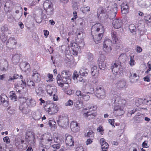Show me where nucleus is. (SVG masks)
<instances>
[{
	"instance_id": "obj_1",
	"label": "nucleus",
	"mask_w": 151,
	"mask_h": 151,
	"mask_svg": "<svg viewBox=\"0 0 151 151\" xmlns=\"http://www.w3.org/2000/svg\"><path fill=\"white\" fill-rule=\"evenodd\" d=\"M104 32L103 27L100 24L97 23L93 25L91 29V33L94 41L96 44L100 42Z\"/></svg>"
},
{
	"instance_id": "obj_2",
	"label": "nucleus",
	"mask_w": 151,
	"mask_h": 151,
	"mask_svg": "<svg viewBox=\"0 0 151 151\" xmlns=\"http://www.w3.org/2000/svg\"><path fill=\"white\" fill-rule=\"evenodd\" d=\"M61 76L58 74L57 77V83L59 86L62 87L65 83H67V81H70L69 77L71 74L70 72L68 70H64L61 72Z\"/></svg>"
},
{
	"instance_id": "obj_3",
	"label": "nucleus",
	"mask_w": 151,
	"mask_h": 151,
	"mask_svg": "<svg viewBox=\"0 0 151 151\" xmlns=\"http://www.w3.org/2000/svg\"><path fill=\"white\" fill-rule=\"evenodd\" d=\"M44 10L45 11L46 15L45 16V18L48 17L52 16L54 14V8L53 5L52 3L49 0L45 1L43 4Z\"/></svg>"
},
{
	"instance_id": "obj_4",
	"label": "nucleus",
	"mask_w": 151,
	"mask_h": 151,
	"mask_svg": "<svg viewBox=\"0 0 151 151\" xmlns=\"http://www.w3.org/2000/svg\"><path fill=\"white\" fill-rule=\"evenodd\" d=\"M117 5L116 4L114 3L112 7L108 6L106 10L101 9V13H106L110 19H113L115 17L116 14V12L117 11Z\"/></svg>"
},
{
	"instance_id": "obj_5",
	"label": "nucleus",
	"mask_w": 151,
	"mask_h": 151,
	"mask_svg": "<svg viewBox=\"0 0 151 151\" xmlns=\"http://www.w3.org/2000/svg\"><path fill=\"white\" fill-rule=\"evenodd\" d=\"M27 99L24 97H20L19 99V101L20 102L19 109L23 113L25 114L28 113L30 111L27 104H25V103L27 101Z\"/></svg>"
},
{
	"instance_id": "obj_6",
	"label": "nucleus",
	"mask_w": 151,
	"mask_h": 151,
	"mask_svg": "<svg viewBox=\"0 0 151 151\" xmlns=\"http://www.w3.org/2000/svg\"><path fill=\"white\" fill-rule=\"evenodd\" d=\"M57 122L59 126L63 128H66L68 126V119L66 116H59Z\"/></svg>"
},
{
	"instance_id": "obj_7",
	"label": "nucleus",
	"mask_w": 151,
	"mask_h": 151,
	"mask_svg": "<svg viewBox=\"0 0 151 151\" xmlns=\"http://www.w3.org/2000/svg\"><path fill=\"white\" fill-rule=\"evenodd\" d=\"M35 134L32 131H27L26 134L25 140L29 142L31 146H34L35 144Z\"/></svg>"
},
{
	"instance_id": "obj_8",
	"label": "nucleus",
	"mask_w": 151,
	"mask_h": 151,
	"mask_svg": "<svg viewBox=\"0 0 151 151\" xmlns=\"http://www.w3.org/2000/svg\"><path fill=\"white\" fill-rule=\"evenodd\" d=\"M47 109H46V111L50 114H54L58 111L57 105L53 104H50L47 106Z\"/></svg>"
},
{
	"instance_id": "obj_9",
	"label": "nucleus",
	"mask_w": 151,
	"mask_h": 151,
	"mask_svg": "<svg viewBox=\"0 0 151 151\" xmlns=\"http://www.w3.org/2000/svg\"><path fill=\"white\" fill-rule=\"evenodd\" d=\"M106 58V57L104 55H101L98 59L99 66L100 69L101 70H103L105 68L106 66L104 61Z\"/></svg>"
},
{
	"instance_id": "obj_10",
	"label": "nucleus",
	"mask_w": 151,
	"mask_h": 151,
	"mask_svg": "<svg viewBox=\"0 0 151 151\" xmlns=\"http://www.w3.org/2000/svg\"><path fill=\"white\" fill-rule=\"evenodd\" d=\"M123 107L119 106H115L113 113L117 116H120L124 113Z\"/></svg>"
},
{
	"instance_id": "obj_11",
	"label": "nucleus",
	"mask_w": 151,
	"mask_h": 151,
	"mask_svg": "<svg viewBox=\"0 0 151 151\" xmlns=\"http://www.w3.org/2000/svg\"><path fill=\"white\" fill-rule=\"evenodd\" d=\"M96 96L97 97L100 99H103L104 97L105 91L101 87L98 86L96 88Z\"/></svg>"
},
{
	"instance_id": "obj_12",
	"label": "nucleus",
	"mask_w": 151,
	"mask_h": 151,
	"mask_svg": "<svg viewBox=\"0 0 151 151\" xmlns=\"http://www.w3.org/2000/svg\"><path fill=\"white\" fill-rule=\"evenodd\" d=\"M16 41L14 37H10L6 42V45L9 47L13 49L16 47Z\"/></svg>"
},
{
	"instance_id": "obj_13",
	"label": "nucleus",
	"mask_w": 151,
	"mask_h": 151,
	"mask_svg": "<svg viewBox=\"0 0 151 151\" xmlns=\"http://www.w3.org/2000/svg\"><path fill=\"white\" fill-rule=\"evenodd\" d=\"M32 79L34 81L39 82L40 81V76L37 71L35 69L32 71Z\"/></svg>"
},
{
	"instance_id": "obj_14",
	"label": "nucleus",
	"mask_w": 151,
	"mask_h": 151,
	"mask_svg": "<svg viewBox=\"0 0 151 151\" xmlns=\"http://www.w3.org/2000/svg\"><path fill=\"white\" fill-rule=\"evenodd\" d=\"M65 142L66 144L69 146H73L74 142L73 140L72 137L67 134L65 135Z\"/></svg>"
},
{
	"instance_id": "obj_15",
	"label": "nucleus",
	"mask_w": 151,
	"mask_h": 151,
	"mask_svg": "<svg viewBox=\"0 0 151 151\" xmlns=\"http://www.w3.org/2000/svg\"><path fill=\"white\" fill-rule=\"evenodd\" d=\"M46 90L47 92L50 96H52V94L56 93L57 91L55 86L50 85L47 86Z\"/></svg>"
},
{
	"instance_id": "obj_16",
	"label": "nucleus",
	"mask_w": 151,
	"mask_h": 151,
	"mask_svg": "<svg viewBox=\"0 0 151 151\" xmlns=\"http://www.w3.org/2000/svg\"><path fill=\"white\" fill-rule=\"evenodd\" d=\"M114 86H115L117 88H125L127 87L126 81L124 80H121L114 85Z\"/></svg>"
},
{
	"instance_id": "obj_17",
	"label": "nucleus",
	"mask_w": 151,
	"mask_h": 151,
	"mask_svg": "<svg viewBox=\"0 0 151 151\" xmlns=\"http://www.w3.org/2000/svg\"><path fill=\"white\" fill-rule=\"evenodd\" d=\"M144 119V116L140 113H138L133 118L134 122L135 123H141Z\"/></svg>"
},
{
	"instance_id": "obj_18",
	"label": "nucleus",
	"mask_w": 151,
	"mask_h": 151,
	"mask_svg": "<svg viewBox=\"0 0 151 151\" xmlns=\"http://www.w3.org/2000/svg\"><path fill=\"white\" fill-rule=\"evenodd\" d=\"M122 24L121 20L120 19H114L112 22V25L114 28L117 29L121 27Z\"/></svg>"
},
{
	"instance_id": "obj_19",
	"label": "nucleus",
	"mask_w": 151,
	"mask_h": 151,
	"mask_svg": "<svg viewBox=\"0 0 151 151\" xmlns=\"http://www.w3.org/2000/svg\"><path fill=\"white\" fill-rule=\"evenodd\" d=\"M27 99L26 100L27 105L29 107H33L35 106L36 102L34 99L31 98L29 100V98H25Z\"/></svg>"
},
{
	"instance_id": "obj_20",
	"label": "nucleus",
	"mask_w": 151,
	"mask_h": 151,
	"mask_svg": "<svg viewBox=\"0 0 151 151\" xmlns=\"http://www.w3.org/2000/svg\"><path fill=\"white\" fill-rule=\"evenodd\" d=\"M0 98L2 104H3L4 106H7L9 105L8 98L5 94H2L0 96Z\"/></svg>"
},
{
	"instance_id": "obj_21",
	"label": "nucleus",
	"mask_w": 151,
	"mask_h": 151,
	"mask_svg": "<svg viewBox=\"0 0 151 151\" xmlns=\"http://www.w3.org/2000/svg\"><path fill=\"white\" fill-rule=\"evenodd\" d=\"M90 112L87 111L83 113L84 117L87 119H92L95 118L96 115V113H92L90 114Z\"/></svg>"
},
{
	"instance_id": "obj_22",
	"label": "nucleus",
	"mask_w": 151,
	"mask_h": 151,
	"mask_svg": "<svg viewBox=\"0 0 151 151\" xmlns=\"http://www.w3.org/2000/svg\"><path fill=\"white\" fill-rule=\"evenodd\" d=\"M23 77L22 75H20V78L21 80V83H20L19 82L18 83H15L14 86L15 87L17 88V87L19 86H21L22 88H24V87L26 86V81L25 80H23L22 79Z\"/></svg>"
},
{
	"instance_id": "obj_23",
	"label": "nucleus",
	"mask_w": 151,
	"mask_h": 151,
	"mask_svg": "<svg viewBox=\"0 0 151 151\" xmlns=\"http://www.w3.org/2000/svg\"><path fill=\"white\" fill-rule=\"evenodd\" d=\"M139 78V76H138L136 73H134L132 75L131 73H130L129 79L131 82L132 83H136L137 81Z\"/></svg>"
},
{
	"instance_id": "obj_24",
	"label": "nucleus",
	"mask_w": 151,
	"mask_h": 151,
	"mask_svg": "<svg viewBox=\"0 0 151 151\" xmlns=\"http://www.w3.org/2000/svg\"><path fill=\"white\" fill-rule=\"evenodd\" d=\"M74 47H77L79 49L81 47H83L84 45V43L83 39H78V41L76 42V43H73Z\"/></svg>"
},
{
	"instance_id": "obj_25",
	"label": "nucleus",
	"mask_w": 151,
	"mask_h": 151,
	"mask_svg": "<svg viewBox=\"0 0 151 151\" xmlns=\"http://www.w3.org/2000/svg\"><path fill=\"white\" fill-rule=\"evenodd\" d=\"M19 77V75L17 74H15L13 76H9L7 82L9 83H11L14 82V80L17 79Z\"/></svg>"
},
{
	"instance_id": "obj_26",
	"label": "nucleus",
	"mask_w": 151,
	"mask_h": 151,
	"mask_svg": "<svg viewBox=\"0 0 151 151\" xmlns=\"http://www.w3.org/2000/svg\"><path fill=\"white\" fill-rule=\"evenodd\" d=\"M149 101L146 100L145 99H139L136 101V104L137 106L140 105L142 104H144L147 103Z\"/></svg>"
},
{
	"instance_id": "obj_27",
	"label": "nucleus",
	"mask_w": 151,
	"mask_h": 151,
	"mask_svg": "<svg viewBox=\"0 0 151 151\" xmlns=\"http://www.w3.org/2000/svg\"><path fill=\"white\" fill-rule=\"evenodd\" d=\"M91 75L93 76L97 77L99 73V70H97V67L94 66L92 67L91 70Z\"/></svg>"
},
{
	"instance_id": "obj_28",
	"label": "nucleus",
	"mask_w": 151,
	"mask_h": 151,
	"mask_svg": "<svg viewBox=\"0 0 151 151\" xmlns=\"http://www.w3.org/2000/svg\"><path fill=\"white\" fill-rule=\"evenodd\" d=\"M7 146L4 143H1L0 144V150L1 151H13L12 149L9 150L7 148Z\"/></svg>"
},
{
	"instance_id": "obj_29",
	"label": "nucleus",
	"mask_w": 151,
	"mask_h": 151,
	"mask_svg": "<svg viewBox=\"0 0 151 151\" xmlns=\"http://www.w3.org/2000/svg\"><path fill=\"white\" fill-rule=\"evenodd\" d=\"M9 98L12 100L14 101H17V97L14 91H11L9 93Z\"/></svg>"
},
{
	"instance_id": "obj_30",
	"label": "nucleus",
	"mask_w": 151,
	"mask_h": 151,
	"mask_svg": "<svg viewBox=\"0 0 151 151\" xmlns=\"http://www.w3.org/2000/svg\"><path fill=\"white\" fill-rule=\"evenodd\" d=\"M83 102L81 100L77 101L74 104V105L78 110L80 109L83 106Z\"/></svg>"
},
{
	"instance_id": "obj_31",
	"label": "nucleus",
	"mask_w": 151,
	"mask_h": 151,
	"mask_svg": "<svg viewBox=\"0 0 151 151\" xmlns=\"http://www.w3.org/2000/svg\"><path fill=\"white\" fill-rule=\"evenodd\" d=\"M20 57L19 55L16 54L12 57V62L15 64H16L19 62Z\"/></svg>"
},
{
	"instance_id": "obj_32",
	"label": "nucleus",
	"mask_w": 151,
	"mask_h": 151,
	"mask_svg": "<svg viewBox=\"0 0 151 151\" xmlns=\"http://www.w3.org/2000/svg\"><path fill=\"white\" fill-rule=\"evenodd\" d=\"M20 66L21 69H22L23 70H24L25 71L26 70H28L29 67V65L27 62L21 63Z\"/></svg>"
},
{
	"instance_id": "obj_33",
	"label": "nucleus",
	"mask_w": 151,
	"mask_h": 151,
	"mask_svg": "<svg viewBox=\"0 0 151 151\" xmlns=\"http://www.w3.org/2000/svg\"><path fill=\"white\" fill-rule=\"evenodd\" d=\"M111 69L112 71H114L116 73L118 72L119 70V68L118 67V65L116 63H114L112 64Z\"/></svg>"
},
{
	"instance_id": "obj_34",
	"label": "nucleus",
	"mask_w": 151,
	"mask_h": 151,
	"mask_svg": "<svg viewBox=\"0 0 151 151\" xmlns=\"http://www.w3.org/2000/svg\"><path fill=\"white\" fill-rule=\"evenodd\" d=\"M71 46L72 51H73V55H77L78 54V52L79 50V48L77 47H74L73 44L71 43Z\"/></svg>"
},
{
	"instance_id": "obj_35",
	"label": "nucleus",
	"mask_w": 151,
	"mask_h": 151,
	"mask_svg": "<svg viewBox=\"0 0 151 151\" xmlns=\"http://www.w3.org/2000/svg\"><path fill=\"white\" fill-rule=\"evenodd\" d=\"M112 46H106V45H103V50L106 53L108 54L110 53L112 50Z\"/></svg>"
},
{
	"instance_id": "obj_36",
	"label": "nucleus",
	"mask_w": 151,
	"mask_h": 151,
	"mask_svg": "<svg viewBox=\"0 0 151 151\" xmlns=\"http://www.w3.org/2000/svg\"><path fill=\"white\" fill-rule=\"evenodd\" d=\"M89 72L88 70L87 69H81L79 71L80 74L82 76H86L88 75Z\"/></svg>"
},
{
	"instance_id": "obj_37",
	"label": "nucleus",
	"mask_w": 151,
	"mask_h": 151,
	"mask_svg": "<svg viewBox=\"0 0 151 151\" xmlns=\"http://www.w3.org/2000/svg\"><path fill=\"white\" fill-rule=\"evenodd\" d=\"M113 45L111 40L108 39H105L103 43V45L112 46Z\"/></svg>"
},
{
	"instance_id": "obj_38",
	"label": "nucleus",
	"mask_w": 151,
	"mask_h": 151,
	"mask_svg": "<svg viewBox=\"0 0 151 151\" xmlns=\"http://www.w3.org/2000/svg\"><path fill=\"white\" fill-rule=\"evenodd\" d=\"M138 5L142 8L147 7L148 6L146 1L144 0H138Z\"/></svg>"
},
{
	"instance_id": "obj_39",
	"label": "nucleus",
	"mask_w": 151,
	"mask_h": 151,
	"mask_svg": "<svg viewBox=\"0 0 151 151\" xmlns=\"http://www.w3.org/2000/svg\"><path fill=\"white\" fill-rule=\"evenodd\" d=\"M76 35L77 36L78 39H83L85 36L84 33L82 31H76Z\"/></svg>"
},
{
	"instance_id": "obj_40",
	"label": "nucleus",
	"mask_w": 151,
	"mask_h": 151,
	"mask_svg": "<svg viewBox=\"0 0 151 151\" xmlns=\"http://www.w3.org/2000/svg\"><path fill=\"white\" fill-rule=\"evenodd\" d=\"M86 94L87 93H86V92H83V94L81 98L83 99V100L85 101H88L90 98V96Z\"/></svg>"
},
{
	"instance_id": "obj_41",
	"label": "nucleus",
	"mask_w": 151,
	"mask_h": 151,
	"mask_svg": "<svg viewBox=\"0 0 151 151\" xmlns=\"http://www.w3.org/2000/svg\"><path fill=\"white\" fill-rule=\"evenodd\" d=\"M121 9V12L123 14H126L128 12L129 8L127 6H122Z\"/></svg>"
},
{
	"instance_id": "obj_42",
	"label": "nucleus",
	"mask_w": 151,
	"mask_h": 151,
	"mask_svg": "<svg viewBox=\"0 0 151 151\" xmlns=\"http://www.w3.org/2000/svg\"><path fill=\"white\" fill-rule=\"evenodd\" d=\"M35 91L37 95L40 96L42 94L43 91L41 87H39L37 89H36Z\"/></svg>"
},
{
	"instance_id": "obj_43",
	"label": "nucleus",
	"mask_w": 151,
	"mask_h": 151,
	"mask_svg": "<svg viewBox=\"0 0 151 151\" xmlns=\"http://www.w3.org/2000/svg\"><path fill=\"white\" fill-rule=\"evenodd\" d=\"M129 29L131 33L135 32L136 30V28L134 24H131L129 26Z\"/></svg>"
},
{
	"instance_id": "obj_44",
	"label": "nucleus",
	"mask_w": 151,
	"mask_h": 151,
	"mask_svg": "<svg viewBox=\"0 0 151 151\" xmlns=\"http://www.w3.org/2000/svg\"><path fill=\"white\" fill-rule=\"evenodd\" d=\"M111 34L112 37L115 41V43L116 44L117 43L118 41V40L116 36V33L114 32H112L111 33Z\"/></svg>"
},
{
	"instance_id": "obj_45",
	"label": "nucleus",
	"mask_w": 151,
	"mask_h": 151,
	"mask_svg": "<svg viewBox=\"0 0 151 151\" xmlns=\"http://www.w3.org/2000/svg\"><path fill=\"white\" fill-rule=\"evenodd\" d=\"M52 137L51 134H47L46 136V138L45 140H46L47 142H50V144L51 143V142L52 141Z\"/></svg>"
},
{
	"instance_id": "obj_46",
	"label": "nucleus",
	"mask_w": 151,
	"mask_h": 151,
	"mask_svg": "<svg viewBox=\"0 0 151 151\" xmlns=\"http://www.w3.org/2000/svg\"><path fill=\"white\" fill-rule=\"evenodd\" d=\"M108 147V144L107 142L105 143H104V145H102L101 146L102 151H107Z\"/></svg>"
},
{
	"instance_id": "obj_47",
	"label": "nucleus",
	"mask_w": 151,
	"mask_h": 151,
	"mask_svg": "<svg viewBox=\"0 0 151 151\" xmlns=\"http://www.w3.org/2000/svg\"><path fill=\"white\" fill-rule=\"evenodd\" d=\"M8 29L7 26L4 25L2 26L1 28V32L3 33H4L8 31Z\"/></svg>"
},
{
	"instance_id": "obj_48",
	"label": "nucleus",
	"mask_w": 151,
	"mask_h": 151,
	"mask_svg": "<svg viewBox=\"0 0 151 151\" xmlns=\"http://www.w3.org/2000/svg\"><path fill=\"white\" fill-rule=\"evenodd\" d=\"M133 2L131 0H126V3L124 4H125V6H128V7L131 6Z\"/></svg>"
},
{
	"instance_id": "obj_49",
	"label": "nucleus",
	"mask_w": 151,
	"mask_h": 151,
	"mask_svg": "<svg viewBox=\"0 0 151 151\" xmlns=\"http://www.w3.org/2000/svg\"><path fill=\"white\" fill-rule=\"evenodd\" d=\"M1 64L7 70L8 66V64L7 61L4 60L1 63Z\"/></svg>"
},
{
	"instance_id": "obj_50",
	"label": "nucleus",
	"mask_w": 151,
	"mask_h": 151,
	"mask_svg": "<svg viewBox=\"0 0 151 151\" xmlns=\"http://www.w3.org/2000/svg\"><path fill=\"white\" fill-rule=\"evenodd\" d=\"M27 84L28 86H33L34 88L35 86V83L32 81L29 80L27 81Z\"/></svg>"
},
{
	"instance_id": "obj_51",
	"label": "nucleus",
	"mask_w": 151,
	"mask_h": 151,
	"mask_svg": "<svg viewBox=\"0 0 151 151\" xmlns=\"http://www.w3.org/2000/svg\"><path fill=\"white\" fill-rule=\"evenodd\" d=\"M7 111L9 114H12L14 113V110L13 108H12L11 106H9L7 108Z\"/></svg>"
},
{
	"instance_id": "obj_52",
	"label": "nucleus",
	"mask_w": 151,
	"mask_h": 151,
	"mask_svg": "<svg viewBox=\"0 0 151 151\" xmlns=\"http://www.w3.org/2000/svg\"><path fill=\"white\" fill-rule=\"evenodd\" d=\"M78 125V123L75 121H73L71 122L70 124V127L71 129L75 127Z\"/></svg>"
},
{
	"instance_id": "obj_53",
	"label": "nucleus",
	"mask_w": 151,
	"mask_h": 151,
	"mask_svg": "<svg viewBox=\"0 0 151 151\" xmlns=\"http://www.w3.org/2000/svg\"><path fill=\"white\" fill-rule=\"evenodd\" d=\"M78 23L79 25L81 27L83 26L85 24V23L81 18L79 19H78Z\"/></svg>"
},
{
	"instance_id": "obj_54",
	"label": "nucleus",
	"mask_w": 151,
	"mask_h": 151,
	"mask_svg": "<svg viewBox=\"0 0 151 151\" xmlns=\"http://www.w3.org/2000/svg\"><path fill=\"white\" fill-rule=\"evenodd\" d=\"M130 60L129 63L131 66H133L135 64V62L133 59V58L132 56H130Z\"/></svg>"
},
{
	"instance_id": "obj_55",
	"label": "nucleus",
	"mask_w": 151,
	"mask_h": 151,
	"mask_svg": "<svg viewBox=\"0 0 151 151\" xmlns=\"http://www.w3.org/2000/svg\"><path fill=\"white\" fill-rule=\"evenodd\" d=\"M125 55L124 54H121L119 57V60L122 61L124 62L125 61V59L124 58Z\"/></svg>"
},
{
	"instance_id": "obj_56",
	"label": "nucleus",
	"mask_w": 151,
	"mask_h": 151,
	"mask_svg": "<svg viewBox=\"0 0 151 151\" xmlns=\"http://www.w3.org/2000/svg\"><path fill=\"white\" fill-rule=\"evenodd\" d=\"M144 19L145 20L148 21L150 20L149 22H151V16L150 15H147L144 16Z\"/></svg>"
},
{
	"instance_id": "obj_57",
	"label": "nucleus",
	"mask_w": 151,
	"mask_h": 151,
	"mask_svg": "<svg viewBox=\"0 0 151 151\" xmlns=\"http://www.w3.org/2000/svg\"><path fill=\"white\" fill-rule=\"evenodd\" d=\"M65 105L66 106H71L73 105V102L72 100L69 99L65 103Z\"/></svg>"
},
{
	"instance_id": "obj_58",
	"label": "nucleus",
	"mask_w": 151,
	"mask_h": 151,
	"mask_svg": "<svg viewBox=\"0 0 151 151\" xmlns=\"http://www.w3.org/2000/svg\"><path fill=\"white\" fill-rule=\"evenodd\" d=\"M78 76V74L77 73V71L75 70L73 73V79L75 80V79H77Z\"/></svg>"
},
{
	"instance_id": "obj_59",
	"label": "nucleus",
	"mask_w": 151,
	"mask_h": 151,
	"mask_svg": "<svg viewBox=\"0 0 151 151\" xmlns=\"http://www.w3.org/2000/svg\"><path fill=\"white\" fill-rule=\"evenodd\" d=\"M49 126L51 127L52 126H55V122L53 120H50L48 123Z\"/></svg>"
},
{
	"instance_id": "obj_60",
	"label": "nucleus",
	"mask_w": 151,
	"mask_h": 151,
	"mask_svg": "<svg viewBox=\"0 0 151 151\" xmlns=\"http://www.w3.org/2000/svg\"><path fill=\"white\" fill-rule=\"evenodd\" d=\"M48 77L49 79L48 80H47V82H50L51 81H53V79L52 78L53 76L52 74H48Z\"/></svg>"
},
{
	"instance_id": "obj_61",
	"label": "nucleus",
	"mask_w": 151,
	"mask_h": 151,
	"mask_svg": "<svg viewBox=\"0 0 151 151\" xmlns=\"http://www.w3.org/2000/svg\"><path fill=\"white\" fill-rule=\"evenodd\" d=\"M41 114L40 113H38L36 114V115L35 117V119L36 120H38L40 119L41 117Z\"/></svg>"
},
{
	"instance_id": "obj_62",
	"label": "nucleus",
	"mask_w": 151,
	"mask_h": 151,
	"mask_svg": "<svg viewBox=\"0 0 151 151\" xmlns=\"http://www.w3.org/2000/svg\"><path fill=\"white\" fill-rule=\"evenodd\" d=\"M3 140L4 142L7 143H9L10 142V139L8 137L6 136L5 137L3 138Z\"/></svg>"
},
{
	"instance_id": "obj_63",
	"label": "nucleus",
	"mask_w": 151,
	"mask_h": 151,
	"mask_svg": "<svg viewBox=\"0 0 151 151\" xmlns=\"http://www.w3.org/2000/svg\"><path fill=\"white\" fill-rule=\"evenodd\" d=\"M71 129L72 131L74 132H78L79 130V127L78 125Z\"/></svg>"
},
{
	"instance_id": "obj_64",
	"label": "nucleus",
	"mask_w": 151,
	"mask_h": 151,
	"mask_svg": "<svg viewBox=\"0 0 151 151\" xmlns=\"http://www.w3.org/2000/svg\"><path fill=\"white\" fill-rule=\"evenodd\" d=\"M93 133V132L92 131H90L88 132L85 135V136H87L89 137H91Z\"/></svg>"
}]
</instances>
